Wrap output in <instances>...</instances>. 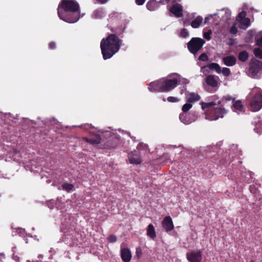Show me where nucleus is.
Segmentation results:
<instances>
[{"label":"nucleus","instance_id":"1","mask_svg":"<svg viewBox=\"0 0 262 262\" xmlns=\"http://www.w3.org/2000/svg\"><path fill=\"white\" fill-rule=\"evenodd\" d=\"M57 13L61 19L69 23H75L80 18V6L76 0H61Z\"/></svg>","mask_w":262,"mask_h":262},{"label":"nucleus","instance_id":"2","mask_svg":"<svg viewBox=\"0 0 262 262\" xmlns=\"http://www.w3.org/2000/svg\"><path fill=\"white\" fill-rule=\"evenodd\" d=\"M122 40L115 34H110L100 42V49L104 60L111 58L120 50Z\"/></svg>","mask_w":262,"mask_h":262},{"label":"nucleus","instance_id":"3","mask_svg":"<svg viewBox=\"0 0 262 262\" xmlns=\"http://www.w3.org/2000/svg\"><path fill=\"white\" fill-rule=\"evenodd\" d=\"M178 82V79L176 78L173 79L163 78L149 83L148 88L152 92H168L174 89L177 86Z\"/></svg>","mask_w":262,"mask_h":262},{"label":"nucleus","instance_id":"4","mask_svg":"<svg viewBox=\"0 0 262 262\" xmlns=\"http://www.w3.org/2000/svg\"><path fill=\"white\" fill-rule=\"evenodd\" d=\"M255 91V94L250 102V109L253 112L258 111L262 107V92L259 89H256L253 90L252 93Z\"/></svg>","mask_w":262,"mask_h":262},{"label":"nucleus","instance_id":"5","mask_svg":"<svg viewBox=\"0 0 262 262\" xmlns=\"http://www.w3.org/2000/svg\"><path fill=\"white\" fill-rule=\"evenodd\" d=\"M205 43V41L203 39L199 37H193L187 43V48L191 53L195 54Z\"/></svg>","mask_w":262,"mask_h":262},{"label":"nucleus","instance_id":"6","mask_svg":"<svg viewBox=\"0 0 262 262\" xmlns=\"http://www.w3.org/2000/svg\"><path fill=\"white\" fill-rule=\"evenodd\" d=\"M76 232L74 229H69L68 231H65L63 237V242L69 246H73L77 244L78 240L76 238Z\"/></svg>","mask_w":262,"mask_h":262},{"label":"nucleus","instance_id":"7","mask_svg":"<svg viewBox=\"0 0 262 262\" xmlns=\"http://www.w3.org/2000/svg\"><path fill=\"white\" fill-rule=\"evenodd\" d=\"M262 69V61L253 58L249 63V72L253 76H256Z\"/></svg>","mask_w":262,"mask_h":262},{"label":"nucleus","instance_id":"8","mask_svg":"<svg viewBox=\"0 0 262 262\" xmlns=\"http://www.w3.org/2000/svg\"><path fill=\"white\" fill-rule=\"evenodd\" d=\"M186 257L189 262H201L202 259L201 251L200 250L191 251L187 253Z\"/></svg>","mask_w":262,"mask_h":262},{"label":"nucleus","instance_id":"9","mask_svg":"<svg viewBox=\"0 0 262 262\" xmlns=\"http://www.w3.org/2000/svg\"><path fill=\"white\" fill-rule=\"evenodd\" d=\"M162 226L166 232H169L174 229V225L171 217L169 216H165L162 221Z\"/></svg>","mask_w":262,"mask_h":262},{"label":"nucleus","instance_id":"10","mask_svg":"<svg viewBox=\"0 0 262 262\" xmlns=\"http://www.w3.org/2000/svg\"><path fill=\"white\" fill-rule=\"evenodd\" d=\"M119 142V140L118 138H110L105 142H103L101 145L104 149H113L116 148Z\"/></svg>","mask_w":262,"mask_h":262},{"label":"nucleus","instance_id":"11","mask_svg":"<svg viewBox=\"0 0 262 262\" xmlns=\"http://www.w3.org/2000/svg\"><path fill=\"white\" fill-rule=\"evenodd\" d=\"M226 113V111L223 106L215 107L212 112L211 120H215L219 118H223Z\"/></svg>","mask_w":262,"mask_h":262},{"label":"nucleus","instance_id":"12","mask_svg":"<svg viewBox=\"0 0 262 262\" xmlns=\"http://www.w3.org/2000/svg\"><path fill=\"white\" fill-rule=\"evenodd\" d=\"M219 77L213 75H208L205 78V82L207 85L212 88H216L219 86Z\"/></svg>","mask_w":262,"mask_h":262},{"label":"nucleus","instance_id":"13","mask_svg":"<svg viewBox=\"0 0 262 262\" xmlns=\"http://www.w3.org/2000/svg\"><path fill=\"white\" fill-rule=\"evenodd\" d=\"M193 118H191L190 114L186 113H181L179 116L180 120L185 124H189L194 122L196 119V116L194 114H192Z\"/></svg>","mask_w":262,"mask_h":262},{"label":"nucleus","instance_id":"14","mask_svg":"<svg viewBox=\"0 0 262 262\" xmlns=\"http://www.w3.org/2000/svg\"><path fill=\"white\" fill-rule=\"evenodd\" d=\"M82 140L91 144H102L104 142L101 140L100 136L97 134H95L90 137H83Z\"/></svg>","mask_w":262,"mask_h":262},{"label":"nucleus","instance_id":"15","mask_svg":"<svg viewBox=\"0 0 262 262\" xmlns=\"http://www.w3.org/2000/svg\"><path fill=\"white\" fill-rule=\"evenodd\" d=\"M128 157L129 162L132 164H138L142 162L140 155L137 151H134L129 153Z\"/></svg>","mask_w":262,"mask_h":262},{"label":"nucleus","instance_id":"16","mask_svg":"<svg viewBox=\"0 0 262 262\" xmlns=\"http://www.w3.org/2000/svg\"><path fill=\"white\" fill-rule=\"evenodd\" d=\"M170 11L177 17H180L183 15L182 7L178 4L173 5L170 9Z\"/></svg>","mask_w":262,"mask_h":262},{"label":"nucleus","instance_id":"17","mask_svg":"<svg viewBox=\"0 0 262 262\" xmlns=\"http://www.w3.org/2000/svg\"><path fill=\"white\" fill-rule=\"evenodd\" d=\"M160 4H164L163 0L160 1L159 2L156 0H150L146 4V8L150 11H155L159 7Z\"/></svg>","mask_w":262,"mask_h":262},{"label":"nucleus","instance_id":"18","mask_svg":"<svg viewBox=\"0 0 262 262\" xmlns=\"http://www.w3.org/2000/svg\"><path fill=\"white\" fill-rule=\"evenodd\" d=\"M121 257L124 262H129L132 258L130 250L126 248L121 249Z\"/></svg>","mask_w":262,"mask_h":262},{"label":"nucleus","instance_id":"19","mask_svg":"<svg viewBox=\"0 0 262 262\" xmlns=\"http://www.w3.org/2000/svg\"><path fill=\"white\" fill-rule=\"evenodd\" d=\"M224 64L228 67L233 66L236 64V59L233 55L224 57L222 59Z\"/></svg>","mask_w":262,"mask_h":262},{"label":"nucleus","instance_id":"20","mask_svg":"<svg viewBox=\"0 0 262 262\" xmlns=\"http://www.w3.org/2000/svg\"><path fill=\"white\" fill-rule=\"evenodd\" d=\"M12 251L13 252L12 258L13 260H14L16 262H20L22 258L21 257V254L19 252L18 248L14 246L12 248Z\"/></svg>","mask_w":262,"mask_h":262},{"label":"nucleus","instance_id":"21","mask_svg":"<svg viewBox=\"0 0 262 262\" xmlns=\"http://www.w3.org/2000/svg\"><path fill=\"white\" fill-rule=\"evenodd\" d=\"M208 68L211 71H215L217 73L220 74L221 73V68L220 65L217 63H211L208 64L206 66H204L202 69Z\"/></svg>","mask_w":262,"mask_h":262},{"label":"nucleus","instance_id":"22","mask_svg":"<svg viewBox=\"0 0 262 262\" xmlns=\"http://www.w3.org/2000/svg\"><path fill=\"white\" fill-rule=\"evenodd\" d=\"M147 235L151 239H154L156 237V233L155 229V227L152 224H150L148 225L147 228Z\"/></svg>","mask_w":262,"mask_h":262},{"label":"nucleus","instance_id":"23","mask_svg":"<svg viewBox=\"0 0 262 262\" xmlns=\"http://www.w3.org/2000/svg\"><path fill=\"white\" fill-rule=\"evenodd\" d=\"M200 98V96L198 94L190 93L187 96V101L189 103H192L199 101Z\"/></svg>","mask_w":262,"mask_h":262},{"label":"nucleus","instance_id":"24","mask_svg":"<svg viewBox=\"0 0 262 262\" xmlns=\"http://www.w3.org/2000/svg\"><path fill=\"white\" fill-rule=\"evenodd\" d=\"M203 21V18L201 16H197L191 23V26L193 28H198L200 27Z\"/></svg>","mask_w":262,"mask_h":262},{"label":"nucleus","instance_id":"25","mask_svg":"<svg viewBox=\"0 0 262 262\" xmlns=\"http://www.w3.org/2000/svg\"><path fill=\"white\" fill-rule=\"evenodd\" d=\"M221 103V101L220 100L218 101L217 103L212 101L210 102H202V108L203 110H206V108H209L213 106L216 105V104H220Z\"/></svg>","mask_w":262,"mask_h":262},{"label":"nucleus","instance_id":"26","mask_svg":"<svg viewBox=\"0 0 262 262\" xmlns=\"http://www.w3.org/2000/svg\"><path fill=\"white\" fill-rule=\"evenodd\" d=\"M233 106L234 109L242 112L243 110V105L241 100L235 101V98L233 99Z\"/></svg>","mask_w":262,"mask_h":262},{"label":"nucleus","instance_id":"27","mask_svg":"<svg viewBox=\"0 0 262 262\" xmlns=\"http://www.w3.org/2000/svg\"><path fill=\"white\" fill-rule=\"evenodd\" d=\"M104 12L102 9L95 10L93 13V17L96 19H100L103 17Z\"/></svg>","mask_w":262,"mask_h":262},{"label":"nucleus","instance_id":"28","mask_svg":"<svg viewBox=\"0 0 262 262\" xmlns=\"http://www.w3.org/2000/svg\"><path fill=\"white\" fill-rule=\"evenodd\" d=\"M110 29L114 33L113 34H115L116 36L122 34L124 32V28L122 26L116 28L111 27Z\"/></svg>","mask_w":262,"mask_h":262},{"label":"nucleus","instance_id":"29","mask_svg":"<svg viewBox=\"0 0 262 262\" xmlns=\"http://www.w3.org/2000/svg\"><path fill=\"white\" fill-rule=\"evenodd\" d=\"M249 57V54L246 51H243L239 53L238 59L242 61L245 62L247 60Z\"/></svg>","mask_w":262,"mask_h":262},{"label":"nucleus","instance_id":"30","mask_svg":"<svg viewBox=\"0 0 262 262\" xmlns=\"http://www.w3.org/2000/svg\"><path fill=\"white\" fill-rule=\"evenodd\" d=\"M62 188L63 190L66 191L67 192H70L74 188V186L72 184H69L68 183H64L62 185Z\"/></svg>","mask_w":262,"mask_h":262},{"label":"nucleus","instance_id":"31","mask_svg":"<svg viewBox=\"0 0 262 262\" xmlns=\"http://www.w3.org/2000/svg\"><path fill=\"white\" fill-rule=\"evenodd\" d=\"M253 52L256 57L262 59V49L260 48H255L254 49Z\"/></svg>","mask_w":262,"mask_h":262},{"label":"nucleus","instance_id":"32","mask_svg":"<svg viewBox=\"0 0 262 262\" xmlns=\"http://www.w3.org/2000/svg\"><path fill=\"white\" fill-rule=\"evenodd\" d=\"M192 106V104L189 103H186L184 104L182 108V110L183 112V113H185L189 111L191 108Z\"/></svg>","mask_w":262,"mask_h":262},{"label":"nucleus","instance_id":"33","mask_svg":"<svg viewBox=\"0 0 262 262\" xmlns=\"http://www.w3.org/2000/svg\"><path fill=\"white\" fill-rule=\"evenodd\" d=\"M221 72L223 74L224 76L227 77L231 75V71L229 68H223L222 70H221Z\"/></svg>","mask_w":262,"mask_h":262},{"label":"nucleus","instance_id":"34","mask_svg":"<svg viewBox=\"0 0 262 262\" xmlns=\"http://www.w3.org/2000/svg\"><path fill=\"white\" fill-rule=\"evenodd\" d=\"M212 34V31L211 30H208L207 32H205L203 33V37L206 40H209L211 39V35Z\"/></svg>","mask_w":262,"mask_h":262},{"label":"nucleus","instance_id":"35","mask_svg":"<svg viewBox=\"0 0 262 262\" xmlns=\"http://www.w3.org/2000/svg\"><path fill=\"white\" fill-rule=\"evenodd\" d=\"M199 60L202 61H206L208 60L207 55L205 53L201 54L199 57Z\"/></svg>","mask_w":262,"mask_h":262},{"label":"nucleus","instance_id":"36","mask_svg":"<svg viewBox=\"0 0 262 262\" xmlns=\"http://www.w3.org/2000/svg\"><path fill=\"white\" fill-rule=\"evenodd\" d=\"M167 99L168 102L172 103L178 102L180 100L179 98L172 96L168 97Z\"/></svg>","mask_w":262,"mask_h":262},{"label":"nucleus","instance_id":"37","mask_svg":"<svg viewBox=\"0 0 262 262\" xmlns=\"http://www.w3.org/2000/svg\"><path fill=\"white\" fill-rule=\"evenodd\" d=\"M189 35V33L186 29L183 28L181 31V36L184 38L187 37Z\"/></svg>","mask_w":262,"mask_h":262},{"label":"nucleus","instance_id":"38","mask_svg":"<svg viewBox=\"0 0 262 262\" xmlns=\"http://www.w3.org/2000/svg\"><path fill=\"white\" fill-rule=\"evenodd\" d=\"M246 16V13L244 11L239 12L238 14V17L239 19H241L242 20H243V19L246 18H245Z\"/></svg>","mask_w":262,"mask_h":262},{"label":"nucleus","instance_id":"39","mask_svg":"<svg viewBox=\"0 0 262 262\" xmlns=\"http://www.w3.org/2000/svg\"><path fill=\"white\" fill-rule=\"evenodd\" d=\"M56 43L54 41H51L49 43V48L50 50H54V49H56Z\"/></svg>","mask_w":262,"mask_h":262},{"label":"nucleus","instance_id":"40","mask_svg":"<svg viewBox=\"0 0 262 262\" xmlns=\"http://www.w3.org/2000/svg\"><path fill=\"white\" fill-rule=\"evenodd\" d=\"M136 255L138 258L140 257L142 255V250L140 247H138L136 248Z\"/></svg>","mask_w":262,"mask_h":262},{"label":"nucleus","instance_id":"41","mask_svg":"<svg viewBox=\"0 0 262 262\" xmlns=\"http://www.w3.org/2000/svg\"><path fill=\"white\" fill-rule=\"evenodd\" d=\"M108 239L110 242L114 243L117 241V237L115 235H111L109 236Z\"/></svg>","mask_w":262,"mask_h":262},{"label":"nucleus","instance_id":"42","mask_svg":"<svg viewBox=\"0 0 262 262\" xmlns=\"http://www.w3.org/2000/svg\"><path fill=\"white\" fill-rule=\"evenodd\" d=\"M230 32L232 34H235L237 32V29L234 26H232L230 28Z\"/></svg>","mask_w":262,"mask_h":262},{"label":"nucleus","instance_id":"43","mask_svg":"<svg viewBox=\"0 0 262 262\" xmlns=\"http://www.w3.org/2000/svg\"><path fill=\"white\" fill-rule=\"evenodd\" d=\"M256 44L259 47H262V37L258 38L256 40Z\"/></svg>","mask_w":262,"mask_h":262},{"label":"nucleus","instance_id":"44","mask_svg":"<svg viewBox=\"0 0 262 262\" xmlns=\"http://www.w3.org/2000/svg\"><path fill=\"white\" fill-rule=\"evenodd\" d=\"M243 23H244L247 27L249 26L250 23V19L249 18H246L244 19H243Z\"/></svg>","mask_w":262,"mask_h":262},{"label":"nucleus","instance_id":"45","mask_svg":"<svg viewBox=\"0 0 262 262\" xmlns=\"http://www.w3.org/2000/svg\"><path fill=\"white\" fill-rule=\"evenodd\" d=\"M145 0H136L135 2H136V4L137 5H142L144 2H145Z\"/></svg>","mask_w":262,"mask_h":262},{"label":"nucleus","instance_id":"46","mask_svg":"<svg viewBox=\"0 0 262 262\" xmlns=\"http://www.w3.org/2000/svg\"><path fill=\"white\" fill-rule=\"evenodd\" d=\"M47 205L48 207L50 209H52L54 207L53 203L51 201L47 202Z\"/></svg>","mask_w":262,"mask_h":262},{"label":"nucleus","instance_id":"47","mask_svg":"<svg viewBox=\"0 0 262 262\" xmlns=\"http://www.w3.org/2000/svg\"><path fill=\"white\" fill-rule=\"evenodd\" d=\"M224 98H225V100H226L227 101H230L231 100H233V99L232 98V97L230 96H229V95L224 97Z\"/></svg>","mask_w":262,"mask_h":262},{"label":"nucleus","instance_id":"48","mask_svg":"<svg viewBox=\"0 0 262 262\" xmlns=\"http://www.w3.org/2000/svg\"><path fill=\"white\" fill-rule=\"evenodd\" d=\"M96 1L100 4H104L107 2V0H96Z\"/></svg>","mask_w":262,"mask_h":262},{"label":"nucleus","instance_id":"49","mask_svg":"<svg viewBox=\"0 0 262 262\" xmlns=\"http://www.w3.org/2000/svg\"><path fill=\"white\" fill-rule=\"evenodd\" d=\"M252 177H251V176L250 175V178H249V179H248L246 181V182H247V183H250L252 181Z\"/></svg>","mask_w":262,"mask_h":262},{"label":"nucleus","instance_id":"50","mask_svg":"<svg viewBox=\"0 0 262 262\" xmlns=\"http://www.w3.org/2000/svg\"><path fill=\"white\" fill-rule=\"evenodd\" d=\"M143 143H140L138 145V146H137V148L139 149L140 146H143Z\"/></svg>","mask_w":262,"mask_h":262},{"label":"nucleus","instance_id":"51","mask_svg":"<svg viewBox=\"0 0 262 262\" xmlns=\"http://www.w3.org/2000/svg\"><path fill=\"white\" fill-rule=\"evenodd\" d=\"M208 19H208V17H206V18H205V21H204L205 24H206V23H207V21H208Z\"/></svg>","mask_w":262,"mask_h":262},{"label":"nucleus","instance_id":"52","mask_svg":"<svg viewBox=\"0 0 262 262\" xmlns=\"http://www.w3.org/2000/svg\"><path fill=\"white\" fill-rule=\"evenodd\" d=\"M42 256H42V255H39L38 256V258H42Z\"/></svg>","mask_w":262,"mask_h":262},{"label":"nucleus","instance_id":"53","mask_svg":"<svg viewBox=\"0 0 262 262\" xmlns=\"http://www.w3.org/2000/svg\"><path fill=\"white\" fill-rule=\"evenodd\" d=\"M166 2V3H168L170 2V0H165Z\"/></svg>","mask_w":262,"mask_h":262},{"label":"nucleus","instance_id":"54","mask_svg":"<svg viewBox=\"0 0 262 262\" xmlns=\"http://www.w3.org/2000/svg\"><path fill=\"white\" fill-rule=\"evenodd\" d=\"M250 191L251 192H252V186L250 185Z\"/></svg>","mask_w":262,"mask_h":262},{"label":"nucleus","instance_id":"55","mask_svg":"<svg viewBox=\"0 0 262 262\" xmlns=\"http://www.w3.org/2000/svg\"><path fill=\"white\" fill-rule=\"evenodd\" d=\"M163 101H166V100H165V99L164 98H163Z\"/></svg>","mask_w":262,"mask_h":262}]
</instances>
